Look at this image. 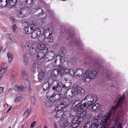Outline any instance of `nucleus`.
Segmentation results:
<instances>
[{"label":"nucleus","mask_w":128,"mask_h":128,"mask_svg":"<svg viewBox=\"0 0 128 128\" xmlns=\"http://www.w3.org/2000/svg\"><path fill=\"white\" fill-rule=\"evenodd\" d=\"M70 62L73 65H74L76 62V60L73 58H72L70 59Z\"/></svg>","instance_id":"8fccbe9b"},{"label":"nucleus","mask_w":128,"mask_h":128,"mask_svg":"<svg viewBox=\"0 0 128 128\" xmlns=\"http://www.w3.org/2000/svg\"><path fill=\"white\" fill-rule=\"evenodd\" d=\"M48 100H46L45 102V105L47 108L50 107L52 105V103Z\"/></svg>","instance_id":"79ce46f5"},{"label":"nucleus","mask_w":128,"mask_h":128,"mask_svg":"<svg viewBox=\"0 0 128 128\" xmlns=\"http://www.w3.org/2000/svg\"><path fill=\"white\" fill-rule=\"evenodd\" d=\"M8 39L9 42L13 44L16 42V40L14 39L12 35L11 34H9Z\"/></svg>","instance_id":"7c9ffc66"},{"label":"nucleus","mask_w":128,"mask_h":128,"mask_svg":"<svg viewBox=\"0 0 128 128\" xmlns=\"http://www.w3.org/2000/svg\"><path fill=\"white\" fill-rule=\"evenodd\" d=\"M50 86L49 85L48 82H45L42 85V87L43 89L44 90H46L50 89Z\"/></svg>","instance_id":"473e14b6"},{"label":"nucleus","mask_w":128,"mask_h":128,"mask_svg":"<svg viewBox=\"0 0 128 128\" xmlns=\"http://www.w3.org/2000/svg\"><path fill=\"white\" fill-rule=\"evenodd\" d=\"M49 100L50 101V102H56L57 103L60 100V99L62 98H56L55 96H49Z\"/></svg>","instance_id":"cd10ccee"},{"label":"nucleus","mask_w":128,"mask_h":128,"mask_svg":"<svg viewBox=\"0 0 128 128\" xmlns=\"http://www.w3.org/2000/svg\"><path fill=\"white\" fill-rule=\"evenodd\" d=\"M31 110H30L28 109H26L25 111L24 115L25 116V117H27L30 114Z\"/></svg>","instance_id":"a18cd8bd"},{"label":"nucleus","mask_w":128,"mask_h":128,"mask_svg":"<svg viewBox=\"0 0 128 128\" xmlns=\"http://www.w3.org/2000/svg\"><path fill=\"white\" fill-rule=\"evenodd\" d=\"M55 116L56 118H59L61 117L63 114L64 112L62 111H57Z\"/></svg>","instance_id":"f704fd0d"},{"label":"nucleus","mask_w":128,"mask_h":128,"mask_svg":"<svg viewBox=\"0 0 128 128\" xmlns=\"http://www.w3.org/2000/svg\"><path fill=\"white\" fill-rule=\"evenodd\" d=\"M34 12H39V13L36 15V16H37V17H39L41 15H42L44 14V12L43 10L38 6L35 7L34 8Z\"/></svg>","instance_id":"a211bd4d"},{"label":"nucleus","mask_w":128,"mask_h":128,"mask_svg":"<svg viewBox=\"0 0 128 128\" xmlns=\"http://www.w3.org/2000/svg\"><path fill=\"white\" fill-rule=\"evenodd\" d=\"M100 104H96L93 105L92 110V111H95L96 110H98L100 109Z\"/></svg>","instance_id":"72a5a7b5"},{"label":"nucleus","mask_w":128,"mask_h":128,"mask_svg":"<svg viewBox=\"0 0 128 128\" xmlns=\"http://www.w3.org/2000/svg\"><path fill=\"white\" fill-rule=\"evenodd\" d=\"M7 55L8 58L9 62H11L13 58V55L11 54V53L9 52L8 53Z\"/></svg>","instance_id":"58836bf2"},{"label":"nucleus","mask_w":128,"mask_h":128,"mask_svg":"<svg viewBox=\"0 0 128 128\" xmlns=\"http://www.w3.org/2000/svg\"><path fill=\"white\" fill-rule=\"evenodd\" d=\"M36 123V121H35L32 122L31 124L30 127L31 128H33Z\"/></svg>","instance_id":"4d7b16f0"},{"label":"nucleus","mask_w":128,"mask_h":128,"mask_svg":"<svg viewBox=\"0 0 128 128\" xmlns=\"http://www.w3.org/2000/svg\"><path fill=\"white\" fill-rule=\"evenodd\" d=\"M73 34H68V36L70 37V38H72L73 36Z\"/></svg>","instance_id":"0e129e2a"},{"label":"nucleus","mask_w":128,"mask_h":128,"mask_svg":"<svg viewBox=\"0 0 128 128\" xmlns=\"http://www.w3.org/2000/svg\"><path fill=\"white\" fill-rule=\"evenodd\" d=\"M44 19L43 18H41L40 19H38L37 22H39L38 23L40 24H42L44 22Z\"/></svg>","instance_id":"09e8293b"},{"label":"nucleus","mask_w":128,"mask_h":128,"mask_svg":"<svg viewBox=\"0 0 128 128\" xmlns=\"http://www.w3.org/2000/svg\"><path fill=\"white\" fill-rule=\"evenodd\" d=\"M40 66V63L38 62V60L36 61L32 64V69L34 72H35L36 69L39 67Z\"/></svg>","instance_id":"b1692460"},{"label":"nucleus","mask_w":128,"mask_h":128,"mask_svg":"<svg viewBox=\"0 0 128 128\" xmlns=\"http://www.w3.org/2000/svg\"><path fill=\"white\" fill-rule=\"evenodd\" d=\"M88 108L86 106V103H84L83 104H80V107H77L76 109V110L73 109L74 110V115H76V114L77 112H80V113L78 114L77 116H78V115L79 114H80L82 113H84V112H86L85 114L83 117V118L84 116L86 114V111H84V110L86 109V108ZM84 119L83 118V119Z\"/></svg>","instance_id":"0eeeda50"},{"label":"nucleus","mask_w":128,"mask_h":128,"mask_svg":"<svg viewBox=\"0 0 128 128\" xmlns=\"http://www.w3.org/2000/svg\"><path fill=\"white\" fill-rule=\"evenodd\" d=\"M32 0H26L24 4V7L26 9H28L31 7L33 4Z\"/></svg>","instance_id":"6ab92c4d"},{"label":"nucleus","mask_w":128,"mask_h":128,"mask_svg":"<svg viewBox=\"0 0 128 128\" xmlns=\"http://www.w3.org/2000/svg\"><path fill=\"white\" fill-rule=\"evenodd\" d=\"M81 100H77L74 103L72 104L71 110L72 114V111L74 112V110L73 109L76 110V109L77 107H80V104H81L82 102Z\"/></svg>","instance_id":"aec40b11"},{"label":"nucleus","mask_w":128,"mask_h":128,"mask_svg":"<svg viewBox=\"0 0 128 128\" xmlns=\"http://www.w3.org/2000/svg\"><path fill=\"white\" fill-rule=\"evenodd\" d=\"M38 48L40 51H44L45 50L46 51V52L48 50L47 48L42 44H40L39 46H38Z\"/></svg>","instance_id":"2f4dec72"},{"label":"nucleus","mask_w":128,"mask_h":128,"mask_svg":"<svg viewBox=\"0 0 128 128\" xmlns=\"http://www.w3.org/2000/svg\"><path fill=\"white\" fill-rule=\"evenodd\" d=\"M66 71L67 72V73L70 74L71 76H74L75 75V71L72 69L67 70Z\"/></svg>","instance_id":"ea45409f"},{"label":"nucleus","mask_w":128,"mask_h":128,"mask_svg":"<svg viewBox=\"0 0 128 128\" xmlns=\"http://www.w3.org/2000/svg\"><path fill=\"white\" fill-rule=\"evenodd\" d=\"M84 76L85 77L84 79L85 81L86 82H89L90 79H92L90 78H89L88 76L87 75H84Z\"/></svg>","instance_id":"37998d69"},{"label":"nucleus","mask_w":128,"mask_h":128,"mask_svg":"<svg viewBox=\"0 0 128 128\" xmlns=\"http://www.w3.org/2000/svg\"><path fill=\"white\" fill-rule=\"evenodd\" d=\"M50 29H48V32L45 33L46 38L47 39L48 42L49 43H52L54 41L53 37L51 36L52 33H50Z\"/></svg>","instance_id":"f3484780"},{"label":"nucleus","mask_w":128,"mask_h":128,"mask_svg":"<svg viewBox=\"0 0 128 128\" xmlns=\"http://www.w3.org/2000/svg\"><path fill=\"white\" fill-rule=\"evenodd\" d=\"M69 122L67 120H65L64 121L62 124L61 126L62 128L67 127L69 124Z\"/></svg>","instance_id":"a19ab883"},{"label":"nucleus","mask_w":128,"mask_h":128,"mask_svg":"<svg viewBox=\"0 0 128 128\" xmlns=\"http://www.w3.org/2000/svg\"><path fill=\"white\" fill-rule=\"evenodd\" d=\"M64 57L62 55L59 56L58 57L56 56V59L54 61V62L56 64V65L58 66L60 64L62 60H63Z\"/></svg>","instance_id":"5701e85b"},{"label":"nucleus","mask_w":128,"mask_h":128,"mask_svg":"<svg viewBox=\"0 0 128 128\" xmlns=\"http://www.w3.org/2000/svg\"><path fill=\"white\" fill-rule=\"evenodd\" d=\"M120 125H119L118 126V127L117 128H122L121 126H120Z\"/></svg>","instance_id":"774afa93"},{"label":"nucleus","mask_w":128,"mask_h":128,"mask_svg":"<svg viewBox=\"0 0 128 128\" xmlns=\"http://www.w3.org/2000/svg\"><path fill=\"white\" fill-rule=\"evenodd\" d=\"M111 114H112V113H111L110 111V112L108 113L104 116L103 118V119L101 120L100 123V124L102 126L100 128H106L108 126L107 122L110 119Z\"/></svg>","instance_id":"423d86ee"},{"label":"nucleus","mask_w":128,"mask_h":128,"mask_svg":"<svg viewBox=\"0 0 128 128\" xmlns=\"http://www.w3.org/2000/svg\"><path fill=\"white\" fill-rule=\"evenodd\" d=\"M55 54L54 52L52 50L50 51L48 53H46L44 58V61L45 62V60L46 62L52 60L55 57Z\"/></svg>","instance_id":"9b49d317"},{"label":"nucleus","mask_w":128,"mask_h":128,"mask_svg":"<svg viewBox=\"0 0 128 128\" xmlns=\"http://www.w3.org/2000/svg\"><path fill=\"white\" fill-rule=\"evenodd\" d=\"M68 100L66 98H61L56 103L57 105L55 108V111H62L64 112L63 109L68 105L67 102Z\"/></svg>","instance_id":"20e7f679"},{"label":"nucleus","mask_w":128,"mask_h":128,"mask_svg":"<svg viewBox=\"0 0 128 128\" xmlns=\"http://www.w3.org/2000/svg\"><path fill=\"white\" fill-rule=\"evenodd\" d=\"M44 30L42 27H39L38 28H35L33 30L30 34V36H31L33 38L36 37L38 38L39 34L41 33H43Z\"/></svg>","instance_id":"6e6552de"},{"label":"nucleus","mask_w":128,"mask_h":128,"mask_svg":"<svg viewBox=\"0 0 128 128\" xmlns=\"http://www.w3.org/2000/svg\"><path fill=\"white\" fill-rule=\"evenodd\" d=\"M86 112L79 114L78 116H76L72 120V126H70L69 128H77L78 124H80L83 121V117L85 114Z\"/></svg>","instance_id":"7ed1b4c3"},{"label":"nucleus","mask_w":128,"mask_h":128,"mask_svg":"<svg viewBox=\"0 0 128 128\" xmlns=\"http://www.w3.org/2000/svg\"><path fill=\"white\" fill-rule=\"evenodd\" d=\"M128 95V91H125L123 94L122 96H127Z\"/></svg>","instance_id":"bf43d9fd"},{"label":"nucleus","mask_w":128,"mask_h":128,"mask_svg":"<svg viewBox=\"0 0 128 128\" xmlns=\"http://www.w3.org/2000/svg\"><path fill=\"white\" fill-rule=\"evenodd\" d=\"M36 27V25L35 24H32L30 25L26 26L24 28V32L26 34H30Z\"/></svg>","instance_id":"9d476101"},{"label":"nucleus","mask_w":128,"mask_h":128,"mask_svg":"<svg viewBox=\"0 0 128 128\" xmlns=\"http://www.w3.org/2000/svg\"><path fill=\"white\" fill-rule=\"evenodd\" d=\"M13 89L15 91L23 92L24 89V88L23 86L15 85L13 86Z\"/></svg>","instance_id":"393cba45"},{"label":"nucleus","mask_w":128,"mask_h":128,"mask_svg":"<svg viewBox=\"0 0 128 128\" xmlns=\"http://www.w3.org/2000/svg\"><path fill=\"white\" fill-rule=\"evenodd\" d=\"M57 70H58V76H62L64 73L65 72L66 73V72H67L66 71L67 69H66L63 67H60Z\"/></svg>","instance_id":"412c9836"},{"label":"nucleus","mask_w":128,"mask_h":128,"mask_svg":"<svg viewBox=\"0 0 128 128\" xmlns=\"http://www.w3.org/2000/svg\"><path fill=\"white\" fill-rule=\"evenodd\" d=\"M4 89L2 87H0V94H2L3 91Z\"/></svg>","instance_id":"052dcab7"},{"label":"nucleus","mask_w":128,"mask_h":128,"mask_svg":"<svg viewBox=\"0 0 128 128\" xmlns=\"http://www.w3.org/2000/svg\"><path fill=\"white\" fill-rule=\"evenodd\" d=\"M17 1V0H0V7H4L9 5L11 7L14 6L17 8L19 6L16 4Z\"/></svg>","instance_id":"39448f33"},{"label":"nucleus","mask_w":128,"mask_h":128,"mask_svg":"<svg viewBox=\"0 0 128 128\" xmlns=\"http://www.w3.org/2000/svg\"><path fill=\"white\" fill-rule=\"evenodd\" d=\"M54 128H58L57 126L56 125V124L55 122H54Z\"/></svg>","instance_id":"69168bd1"},{"label":"nucleus","mask_w":128,"mask_h":128,"mask_svg":"<svg viewBox=\"0 0 128 128\" xmlns=\"http://www.w3.org/2000/svg\"><path fill=\"white\" fill-rule=\"evenodd\" d=\"M12 107L11 106V107H10L8 110L7 112H9L10 111V110H11V108H12Z\"/></svg>","instance_id":"338daca9"},{"label":"nucleus","mask_w":128,"mask_h":128,"mask_svg":"<svg viewBox=\"0 0 128 128\" xmlns=\"http://www.w3.org/2000/svg\"><path fill=\"white\" fill-rule=\"evenodd\" d=\"M58 81L54 80L52 78H49L48 80V81L46 82H48L49 85H50L51 86H54L55 84H56V82Z\"/></svg>","instance_id":"bb28decb"},{"label":"nucleus","mask_w":128,"mask_h":128,"mask_svg":"<svg viewBox=\"0 0 128 128\" xmlns=\"http://www.w3.org/2000/svg\"><path fill=\"white\" fill-rule=\"evenodd\" d=\"M22 76L24 80L26 81L27 83L28 84L29 89L30 90V82L28 81V74L24 70H22L21 72Z\"/></svg>","instance_id":"4468645a"},{"label":"nucleus","mask_w":128,"mask_h":128,"mask_svg":"<svg viewBox=\"0 0 128 128\" xmlns=\"http://www.w3.org/2000/svg\"><path fill=\"white\" fill-rule=\"evenodd\" d=\"M90 127L91 125L90 122H88L87 123H86L83 127L82 128H90Z\"/></svg>","instance_id":"c03bdc74"},{"label":"nucleus","mask_w":128,"mask_h":128,"mask_svg":"<svg viewBox=\"0 0 128 128\" xmlns=\"http://www.w3.org/2000/svg\"><path fill=\"white\" fill-rule=\"evenodd\" d=\"M64 81L65 83L63 85V88H69L71 86L72 83L71 80L68 78H66L64 80Z\"/></svg>","instance_id":"dca6fc26"},{"label":"nucleus","mask_w":128,"mask_h":128,"mask_svg":"<svg viewBox=\"0 0 128 128\" xmlns=\"http://www.w3.org/2000/svg\"><path fill=\"white\" fill-rule=\"evenodd\" d=\"M27 54L26 53L24 54L23 55V58L24 64L26 65H27L28 61Z\"/></svg>","instance_id":"c9c22d12"},{"label":"nucleus","mask_w":128,"mask_h":128,"mask_svg":"<svg viewBox=\"0 0 128 128\" xmlns=\"http://www.w3.org/2000/svg\"><path fill=\"white\" fill-rule=\"evenodd\" d=\"M93 103L92 102V100H89L88 102L86 103L87 107L88 108L90 106L92 105Z\"/></svg>","instance_id":"5fc2aeb1"},{"label":"nucleus","mask_w":128,"mask_h":128,"mask_svg":"<svg viewBox=\"0 0 128 128\" xmlns=\"http://www.w3.org/2000/svg\"><path fill=\"white\" fill-rule=\"evenodd\" d=\"M58 70L57 69L54 70L51 72V76L52 77L56 78H58Z\"/></svg>","instance_id":"c756f323"},{"label":"nucleus","mask_w":128,"mask_h":128,"mask_svg":"<svg viewBox=\"0 0 128 128\" xmlns=\"http://www.w3.org/2000/svg\"><path fill=\"white\" fill-rule=\"evenodd\" d=\"M17 16L18 17L23 18L25 16V15L24 14L23 11H20L18 12L17 14Z\"/></svg>","instance_id":"4c0bfd02"},{"label":"nucleus","mask_w":128,"mask_h":128,"mask_svg":"<svg viewBox=\"0 0 128 128\" xmlns=\"http://www.w3.org/2000/svg\"><path fill=\"white\" fill-rule=\"evenodd\" d=\"M7 64L6 63H5L4 64V65H5V67H4V68H3H3L1 69L0 70L1 72H2L1 74H2L4 73V71H6V70L7 68L6 67L7 66Z\"/></svg>","instance_id":"49530a36"},{"label":"nucleus","mask_w":128,"mask_h":128,"mask_svg":"<svg viewBox=\"0 0 128 128\" xmlns=\"http://www.w3.org/2000/svg\"><path fill=\"white\" fill-rule=\"evenodd\" d=\"M41 33L39 34L38 37V39L39 41L42 42L44 40L45 38H46V36L45 33L44 32V34H42Z\"/></svg>","instance_id":"a878e982"},{"label":"nucleus","mask_w":128,"mask_h":128,"mask_svg":"<svg viewBox=\"0 0 128 128\" xmlns=\"http://www.w3.org/2000/svg\"><path fill=\"white\" fill-rule=\"evenodd\" d=\"M124 96H121L119 98L117 101V103L114 106L112 107L110 112L115 115L118 116H120L122 113V111L120 110H118L117 108L120 106H121L124 100Z\"/></svg>","instance_id":"f03ea898"},{"label":"nucleus","mask_w":128,"mask_h":128,"mask_svg":"<svg viewBox=\"0 0 128 128\" xmlns=\"http://www.w3.org/2000/svg\"><path fill=\"white\" fill-rule=\"evenodd\" d=\"M72 91H68L69 89L66 90L65 93V95L66 96H70V93L72 94L71 96H76L79 93V95H81L84 92V90L81 87H79L76 84H74L73 87L72 88Z\"/></svg>","instance_id":"f257e3e1"},{"label":"nucleus","mask_w":128,"mask_h":128,"mask_svg":"<svg viewBox=\"0 0 128 128\" xmlns=\"http://www.w3.org/2000/svg\"><path fill=\"white\" fill-rule=\"evenodd\" d=\"M24 22L26 23V24H28L27 23V21H26L25 22H24V20H22V24H23Z\"/></svg>","instance_id":"e2e57ef3"},{"label":"nucleus","mask_w":128,"mask_h":128,"mask_svg":"<svg viewBox=\"0 0 128 128\" xmlns=\"http://www.w3.org/2000/svg\"><path fill=\"white\" fill-rule=\"evenodd\" d=\"M97 74V72L95 71L89 70H87L84 73V75H87L89 78L93 79H94L96 77Z\"/></svg>","instance_id":"ddd939ff"},{"label":"nucleus","mask_w":128,"mask_h":128,"mask_svg":"<svg viewBox=\"0 0 128 128\" xmlns=\"http://www.w3.org/2000/svg\"><path fill=\"white\" fill-rule=\"evenodd\" d=\"M30 100L32 104H34L35 103L36 101V99L34 96H31Z\"/></svg>","instance_id":"864d4df0"},{"label":"nucleus","mask_w":128,"mask_h":128,"mask_svg":"<svg viewBox=\"0 0 128 128\" xmlns=\"http://www.w3.org/2000/svg\"><path fill=\"white\" fill-rule=\"evenodd\" d=\"M12 28L14 32L17 29L16 24H15L12 26Z\"/></svg>","instance_id":"6e6d98bb"},{"label":"nucleus","mask_w":128,"mask_h":128,"mask_svg":"<svg viewBox=\"0 0 128 128\" xmlns=\"http://www.w3.org/2000/svg\"><path fill=\"white\" fill-rule=\"evenodd\" d=\"M10 20L12 22V23H15L16 22V20H15L14 18H13V17H10Z\"/></svg>","instance_id":"13d9d810"},{"label":"nucleus","mask_w":128,"mask_h":128,"mask_svg":"<svg viewBox=\"0 0 128 128\" xmlns=\"http://www.w3.org/2000/svg\"><path fill=\"white\" fill-rule=\"evenodd\" d=\"M25 46L26 48L28 47L29 48L28 49V52L29 55L30 56H33L34 54L36 51L35 50L32 46L30 42H28L26 43Z\"/></svg>","instance_id":"f8f14e48"},{"label":"nucleus","mask_w":128,"mask_h":128,"mask_svg":"<svg viewBox=\"0 0 128 128\" xmlns=\"http://www.w3.org/2000/svg\"><path fill=\"white\" fill-rule=\"evenodd\" d=\"M46 53V51L45 50L44 51H40L37 55V58L39 59L42 58L44 59Z\"/></svg>","instance_id":"4be33fe9"},{"label":"nucleus","mask_w":128,"mask_h":128,"mask_svg":"<svg viewBox=\"0 0 128 128\" xmlns=\"http://www.w3.org/2000/svg\"><path fill=\"white\" fill-rule=\"evenodd\" d=\"M83 70L82 68H79L77 69L75 72V76H76L80 77L82 74Z\"/></svg>","instance_id":"c85d7f7f"},{"label":"nucleus","mask_w":128,"mask_h":128,"mask_svg":"<svg viewBox=\"0 0 128 128\" xmlns=\"http://www.w3.org/2000/svg\"><path fill=\"white\" fill-rule=\"evenodd\" d=\"M61 84L58 83L57 82H56V84L52 86V89L54 90H56L58 92H60L63 88V86Z\"/></svg>","instance_id":"2eb2a0df"},{"label":"nucleus","mask_w":128,"mask_h":128,"mask_svg":"<svg viewBox=\"0 0 128 128\" xmlns=\"http://www.w3.org/2000/svg\"><path fill=\"white\" fill-rule=\"evenodd\" d=\"M22 99L21 96H17L16 98L15 102L17 103Z\"/></svg>","instance_id":"603ef678"},{"label":"nucleus","mask_w":128,"mask_h":128,"mask_svg":"<svg viewBox=\"0 0 128 128\" xmlns=\"http://www.w3.org/2000/svg\"><path fill=\"white\" fill-rule=\"evenodd\" d=\"M60 50L62 53L61 55H62L64 56V54L63 53H65L66 52V50L65 48L64 47H62L60 48Z\"/></svg>","instance_id":"de8ad7c7"},{"label":"nucleus","mask_w":128,"mask_h":128,"mask_svg":"<svg viewBox=\"0 0 128 128\" xmlns=\"http://www.w3.org/2000/svg\"><path fill=\"white\" fill-rule=\"evenodd\" d=\"M44 76V73L40 71L38 74V80H41L43 78Z\"/></svg>","instance_id":"e433bc0d"},{"label":"nucleus","mask_w":128,"mask_h":128,"mask_svg":"<svg viewBox=\"0 0 128 128\" xmlns=\"http://www.w3.org/2000/svg\"><path fill=\"white\" fill-rule=\"evenodd\" d=\"M92 98V102L93 103H94L96 102L98 100V98L97 96H90Z\"/></svg>","instance_id":"3c124183"},{"label":"nucleus","mask_w":128,"mask_h":128,"mask_svg":"<svg viewBox=\"0 0 128 128\" xmlns=\"http://www.w3.org/2000/svg\"><path fill=\"white\" fill-rule=\"evenodd\" d=\"M12 89L11 88H10L8 90V92L9 93L10 92H11L12 91Z\"/></svg>","instance_id":"680f3d73"},{"label":"nucleus","mask_w":128,"mask_h":128,"mask_svg":"<svg viewBox=\"0 0 128 128\" xmlns=\"http://www.w3.org/2000/svg\"><path fill=\"white\" fill-rule=\"evenodd\" d=\"M101 119V117L99 115L96 116H94L93 118V123H91V128H98V127L99 124V121Z\"/></svg>","instance_id":"1a4fd4ad"}]
</instances>
